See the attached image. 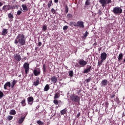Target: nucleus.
Wrapping results in <instances>:
<instances>
[{
	"label": "nucleus",
	"mask_w": 125,
	"mask_h": 125,
	"mask_svg": "<svg viewBox=\"0 0 125 125\" xmlns=\"http://www.w3.org/2000/svg\"><path fill=\"white\" fill-rule=\"evenodd\" d=\"M21 13H22V11L19 10L17 12V15H18L19 16V15H20Z\"/></svg>",
	"instance_id": "43"
},
{
	"label": "nucleus",
	"mask_w": 125,
	"mask_h": 125,
	"mask_svg": "<svg viewBox=\"0 0 125 125\" xmlns=\"http://www.w3.org/2000/svg\"><path fill=\"white\" fill-rule=\"evenodd\" d=\"M8 17L9 18V19H13V18H14L13 15H12L11 13H10L8 14Z\"/></svg>",
	"instance_id": "30"
},
{
	"label": "nucleus",
	"mask_w": 125,
	"mask_h": 125,
	"mask_svg": "<svg viewBox=\"0 0 125 125\" xmlns=\"http://www.w3.org/2000/svg\"><path fill=\"white\" fill-rule=\"evenodd\" d=\"M37 123L38 124V125H43V122L41 121V120L37 121Z\"/></svg>",
	"instance_id": "35"
},
{
	"label": "nucleus",
	"mask_w": 125,
	"mask_h": 125,
	"mask_svg": "<svg viewBox=\"0 0 125 125\" xmlns=\"http://www.w3.org/2000/svg\"><path fill=\"white\" fill-rule=\"evenodd\" d=\"M27 103L29 105H33L34 103V98L33 97L27 98Z\"/></svg>",
	"instance_id": "9"
},
{
	"label": "nucleus",
	"mask_w": 125,
	"mask_h": 125,
	"mask_svg": "<svg viewBox=\"0 0 125 125\" xmlns=\"http://www.w3.org/2000/svg\"><path fill=\"white\" fill-rule=\"evenodd\" d=\"M47 29V26H46V25H44L43 26V28H42L43 31H44V32H45V31H46Z\"/></svg>",
	"instance_id": "36"
},
{
	"label": "nucleus",
	"mask_w": 125,
	"mask_h": 125,
	"mask_svg": "<svg viewBox=\"0 0 125 125\" xmlns=\"http://www.w3.org/2000/svg\"><path fill=\"white\" fill-rule=\"evenodd\" d=\"M13 119V116H8V120L9 121H11V120H12Z\"/></svg>",
	"instance_id": "42"
},
{
	"label": "nucleus",
	"mask_w": 125,
	"mask_h": 125,
	"mask_svg": "<svg viewBox=\"0 0 125 125\" xmlns=\"http://www.w3.org/2000/svg\"><path fill=\"white\" fill-rule=\"evenodd\" d=\"M83 21H79L76 22L74 24V27H78L80 29L84 28V24Z\"/></svg>",
	"instance_id": "4"
},
{
	"label": "nucleus",
	"mask_w": 125,
	"mask_h": 125,
	"mask_svg": "<svg viewBox=\"0 0 125 125\" xmlns=\"http://www.w3.org/2000/svg\"><path fill=\"white\" fill-rule=\"evenodd\" d=\"M78 94H79V93H81V90H79L77 92Z\"/></svg>",
	"instance_id": "57"
},
{
	"label": "nucleus",
	"mask_w": 125,
	"mask_h": 125,
	"mask_svg": "<svg viewBox=\"0 0 125 125\" xmlns=\"http://www.w3.org/2000/svg\"><path fill=\"white\" fill-rule=\"evenodd\" d=\"M58 102H59V103H61V101H58Z\"/></svg>",
	"instance_id": "58"
},
{
	"label": "nucleus",
	"mask_w": 125,
	"mask_h": 125,
	"mask_svg": "<svg viewBox=\"0 0 125 125\" xmlns=\"http://www.w3.org/2000/svg\"><path fill=\"white\" fill-rule=\"evenodd\" d=\"M10 115H16V111L14 109H12L10 110Z\"/></svg>",
	"instance_id": "29"
},
{
	"label": "nucleus",
	"mask_w": 125,
	"mask_h": 125,
	"mask_svg": "<svg viewBox=\"0 0 125 125\" xmlns=\"http://www.w3.org/2000/svg\"><path fill=\"white\" fill-rule=\"evenodd\" d=\"M91 65H87V68L84 70L83 71V74H87V73H89L92 68Z\"/></svg>",
	"instance_id": "11"
},
{
	"label": "nucleus",
	"mask_w": 125,
	"mask_h": 125,
	"mask_svg": "<svg viewBox=\"0 0 125 125\" xmlns=\"http://www.w3.org/2000/svg\"><path fill=\"white\" fill-rule=\"evenodd\" d=\"M123 57H124V54L123 53L119 54L118 56V60H119V61H121V60L123 59Z\"/></svg>",
	"instance_id": "25"
},
{
	"label": "nucleus",
	"mask_w": 125,
	"mask_h": 125,
	"mask_svg": "<svg viewBox=\"0 0 125 125\" xmlns=\"http://www.w3.org/2000/svg\"><path fill=\"white\" fill-rule=\"evenodd\" d=\"M14 58L15 60L19 62V61H21V56L19 55V54H15L14 55Z\"/></svg>",
	"instance_id": "10"
},
{
	"label": "nucleus",
	"mask_w": 125,
	"mask_h": 125,
	"mask_svg": "<svg viewBox=\"0 0 125 125\" xmlns=\"http://www.w3.org/2000/svg\"><path fill=\"white\" fill-rule=\"evenodd\" d=\"M7 86H8V87H11V83L10 82H8L5 83L4 85V89H7Z\"/></svg>",
	"instance_id": "15"
},
{
	"label": "nucleus",
	"mask_w": 125,
	"mask_h": 125,
	"mask_svg": "<svg viewBox=\"0 0 125 125\" xmlns=\"http://www.w3.org/2000/svg\"><path fill=\"white\" fill-rule=\"evenodd\" d=\"M11 83L12 85H11V87L12 88H13V87H14V86L16 84V83H17V81L14 80L13 82H12Z\"/></svg>",
	"instance_id": "19"
},
{
	"label": "nucleus",
	"mask_w": 125,
	"mask_h": 125,
	"mask_svg": "<svg viewBox=\"0 0 125 125\" xmlns=\"http://www.w3.org/2000/svg\"><path fill=\"white\" fill-rule=\"evenodd\" d=\"M4 96V94L2 92H1V91H0V99L1 98H2Z\"/></svg>",
	"instance_id": "40"
},
{
	"label": "nucleus",
	"mask_w": 125,
	"mask_h": 125,
	"mask_svg": "<svg viewBox=\"0 0 125 125\" xmlns=\"http://www.w3.org/2000/svg\"><path fill=\"white\" fill-rule=\"evenodd\" d=\"M68 74L69 75L70 77H73V76H74V72H73V71H69L68 72Z\"/></svg>",
	"instance_id": "33"
},
{
	"label": "nucleus",
	"mask_w": 125,
	"mask_h": 125,
	"mask_svg": "<svg viewBox=\"0 0 125 125\" xmlns=\"http://www.w3.org/2000/svg\"><path fill=\"white\" fill-rule=\"evenodd\" d=\"M105 109H106L108 108V106H109V103H108V102H105Z\"/></svg>",
	"instance_id": "44"
},
{
	"label": "nucleus",
	"mask_w": 125,
	"mask_h": 125,
	"mask_svg": "<svg viewBox=\"0 0 125 125\" xmlns=\"http://www.w3.org/2000/svg\"><path fill=\"white\" fill-rule=\"evenodd\" d=\"M51 12H52L53 14H56V11H55L54 8L51 9Z\"/></svg>",
	"instance_id": "39"
},
{
	"label": "nucleus",
	"mask_w": 125,
	"mask_h": 125,
	"mask_svg": "<svg viewBox=\"0 0 125 125\" xmlns=\"http://www.w3.org/2000/svg\"><path fill=\"white\" fill-rule=\"evenodd\" d=\"M53 103L55 105H58L59 102H58V101L56 99H55L53 101Z\"/></svg>",
	"instance_id": "34"
},
{
	"label": "nucleus",
	"mask_w": 125,
	"mask_h": 125,
	"mask_svg": "<svg viewBox=\"0 0 125 125\" xmlns=\"http://www.w3.org/2000/svg\"><path fill=\"white\" fill-rule=\"evenodd\" d=\"M93 45L94 46H96V45H97V42H95L94 44H93Z\"/></svg>",
	"instance_id": "53"
},
{
	"label": "nucleus",
	"mask_w": 125,
	"mask_h": 125,
	"mask_svg": "<svg viewBox=\"0 0 125 125\" xmlns=\"http://www.w3.org/2000/svg\"><path fill=\"white\" fill-rule=\"evenodd\" d=\"M34 76V75H33V74H32V76Z\"/></svg>",
	"instance_id": "59"
},
{
	"label": "nucleus",
	"mask_w": 125,
	"mask_h": 125,
	"mask_svg": "<svg viewBox=\"0 0 125 125\" xmlns=\"http://www.w3.org/2000/svg\"><path fill=\"white\" fill-rule=\"evenodd\" d=\"M85 4L86 5H89L90 3H89V2L88 1V0H87L85 1Z\"/></svg>",
	"instance_id": "46"
},
{
	"label": "nucleus",
	"mask_w": 125,
	"mask_h": 125,
	"mask_svg": "<svg viewBox=\"0 0 125 125\" xmlns=\"http://www.w3.org/2000/svg\"><path fill=\"white\" fill-rule=\"evenodd\" d=\"M27 54H29V53H27Z\"/></svg>",
	"instance_id": "60"
},
{
	"label": "nucleus",
	"mask_w": 125,
	"mask_h": 125,
	"mask_svg": "<svg viewBox=\"0 0 125 125\" xmlns=\"http://www.w3.org/2000/svg\"><path fill=\"white\" fill-rule=\"evenodd\" d=\"M15 44H18V47H20L26 44V38L24 34H19L14 41Z\"/></svg>",
	"instance_id": "1"
},
{
	"label": "nucleus",
	"mask_w": 125,
	"mask_h": 125,
	"mask_svg": "<svg viewBox=\"0 0 125 125\" xmlns=\"http://www.w3.org/2000/svg\"><path fill=\"white\" fill-rule=\"evenodd\" d=\"M80 116H81V113H78L77 115V118H79V117H80Z\"/></svg>",
	"instance_id": "51"
},
{
	"label": "nucleus",
	"mask_w": 125,
	"mask_h": 125,
	"mask_svg": "<svg viewBox=\"0 0 125 125\" xmlns=\"http://www.w3.org/2000/svg\"><path fill=\"white\" fill-rule=\"evenodd\" d=\"M54 2L57 3L58 2V0H54Z\"/></svg>",
	"instance_id": "54"
},
{
	"label": "nucleus",
	"mask_w": 125,
	"mask_h": 125,
	"mask_svg": "<svg viewBox=\"0 0 125 125\" xmlns=\"http://www.w3.org/2000/svg\"><path fill=\"white\" fill-rule=\"evenodd\" d=\"M98 51H101V48H98Z\"/></svg>",
	"instance_id": "56"
},
{
	"label": "nucleus",
	"mask_w": 125,
	"mask_h": 125,
	"mask_svg": "<svg viewBox=\"0 0 125 125\" xmlns=\"http://www.w3.org/2000/svg\"><path fill=\"white\" fill-rule=\"evenodd\" d=\"M70 99L72 102L75 103L77 105H80V102L81 101V98L80 96L75 94H72L70 96Z\"/></svg>",
	"instance_id": "2"
},
{
	"label": "nucleus",
	"mask_w": 125,
	"mask_h": 125,
	"mask_svg": "<svg viewBox=\"0 0 125 125\" xmlns=\"http://www.w3.org/2000/svg\"><path fill=\"white\" fill-rule=\"evenodd\" d=\"M21 104L22 107L26 106V99H24L23 100H22L21 102Z\"/></svg>",
	"instance_id": "28"
},
{
	"label": "nucleus",
	"mask_w": 125,
	"mask_h": 125,
	"mask_svg": "<svg viewBox=\"0 0 125 125\" xmlns=\"http://www.w3.org/2000/svg\"><path fill=\"white\" fill-rule=\"evenodd\" d=\"M114 97H115V93H113L112 95L111 94V95H110V98H111V99H113V98H114Z\"/></svg>",
	"instance_id": "45"
},
{
	"label": "nucleus",
	"mask_w": 125,
	"mask_h": 125,
	"mask_svg": "<svg viewBox=\"0 0 125 125\" xmlns=\"http://www.w3.org/2000/svg\"><path fill=\"white\" fill-rule=\"evenodd\" d=\"M101 84H102V86H106V85L108 84V80H107V79L102 80Z\"/></svg>",
	"instance_id": "14"
},
{
	"label": "nucleus",
	"mask_w": 125,
	"mask_h": 125,
	"mask_svg": "<svg viewBox=\"0 0 125 125\" xmlns=\"http://www.w3.org/2000/svg\"><path fill=\"white\" fill-rule=\"evenodd\" d=\"M61 115H65V114H67V108H64L60 112Z\"/></svg>",
	"instance_id": "20"
},
{
	"label": "nucleus",
	"mask_w": 125,
	"mask_h": 125,
	"mask_svg": "<svg viewBox=\"0 0 125 125\" xmlns=\"http://www.w3.org/2000/svg\"><path fill=\"white\" fill-rule=\"evenodd\" d=\"M99 2L102 4L103 7H105L107 4H109L107 3V0H99Z\"/></svg>",
	"instance_id": "8"
},
{
	"label": "nucleus",
	"mask_w": 125,
	"mask_h": 125,
	"mask_svg": "<svg viewBox=\"0 0 125 125\" xmlns=\"http://www.w3.org/2000/svg\"><path fill=\"white\" fill-rule=\"evenodd\" d=\"M67 29H68V26L65 25L63 26V30H67Z\"/></svg>",
	"instance_id": "47"
},
{
	"label": "nucleus",
	"mask_w": 125,
	"mask_h": 125,
	"mask_svg": "<svg viewBox=\"0 0 125 125\" xmlns=\"http://www.w3.org/2000/svg\"><path fill=\"white\" fill-rule=\"evenodd\" d=\"M60 97V94L58 92L55 94L54 99H58Z\"/></svg>",
	"instance_id": "26"
},
{
	"label": "nucleus",
	"mask_w": 125,
	"mask_h": 125,
	"mask_svg": "<svg viewBox=\"0 0 125 125\" xmlns=\"http://www.w3.org/2000/svg\"><path fill=\"white\" fill-rule=\"evenodd\" d=\"M2 5H3V3H2V2L0 1V6H2Z\"/></svg>",
	"instance_id": "52"
},
{
	"label": "nucleus",
	"mask_w": 125,
	"mask_h": 125,
	"mask_svg": "<svg viewBox=\"0 0 125 125\" xmlns=\"http://www.w3.org/2000/svg\"><path fill=\"white\" fill-rule=\"evenodd\" d=\"M48 8H50V7L52 6V5H53V4L52 3V0H50L48 3Z\"/></svg>",
	"instance_id": "27"
},
{
	"label": "nucleus",
	"mask_w": 125,
	"mask_h": 125,
	"mask_svg": "<svg viewBox=\"0 0 125 125\" xmlns=\"http://www.w3.org/2000/svg\"><path fill=\"white\" fill-rule=\"evenodd\" d=\"M34 84L35 86H38V84H40V78H38L36 81L34 82Z\"/></svg>",
	"instance_id": "22"
},
{
	"label": "nucleus",
	"mask_w": 125,
	"mask_h": 125,
	"mask_svg": "<svg viewBox=\"0 0 125 125\" xmlns=\"http://www.w3.org/2000/svg\"><path fill=\"white\" fill-rule=\"evenodd\" d=\"M90 81H91V78H89L87 79H86L85 80V82L86 83H89L90 82Z\"/></svg>",
	"instance_id": "38"
},
{
	"label": "nucleus",
	"mask_w": 125,
	"mask_h": 125,
	"mask_svg": "<svg viewBox=\"0 0 125 125\" xmlns=\"http://www.w3.org/2000/svg\"><path fill=\"white\" fill-rule=\"evenodd\" d=\"M38 49H39V47H35V50H38Z\"/></svg>",
	"instance_id": "55"
},
{
	"label": "nucleus",
	"mask_w": 125,
	"mask_h": 125,
	"mask_svg": "<svg viewBox=\"0 0 125 125\" xmlns=\"http://www.w3.org/2000/svg\"><path fill=\"white\" fill-rule=\"evenodd\" d=\"M42 44V42H38V46H41Z\"/></svg>",
	"instance_id": "48"
},
{
	"label": "nucleus",
	"mask_w": 125,
	"mask_h": 125,
	"mask_svg": "<svg viewBox=\"0 0 125 125\" xmlns=\"http://www.w3.org/2000/svg\"><path fill=\"white\" fill-rule=\"evenodd\" d=\"M107 3H111L112 2L111 0H106Z\"/></svg>",
	"instance_id": "50"
},
{
	"label": "nucleus",
	"mask_w": 125,
	"mask_h": 125,
	"mask_svg": "<svg viewBox=\"0 0 125 125\" xmlns=\"http://www.w3.org/2000/svg\"><path fill=\"white\" fill-rule=\"evenodd\" d=\"M79 63L81 67H84V66L87 64V62L83 60H80Z\"/></svg>",
	"instance_id": "12"
},
{
	"label": "nucleus",
	"mask_w": 125,
	"mask_h": 125,
	"mask_svg": "<svg viewBox=\"0 0 125 125\" xmlns=\"http://www.w3.org/2000/svg\"><path fill=\"white\" fill-rule=\"evenodd\" d=\"M51 81L53 83H57V78L55 76H53L51 78Z\"/></svg>",
	"instance_id": "17"
},
{
	"label": "nucleus",
	"mask_w": 125,
	"mask_h": 125,
	"mask_svg": "<svg viewBox=\"0 0 125 125\" xmlns=\"http://www.w3.org/2000/svg\"><path fill=\"white\" fill-rule=\"evenodd\" d=\"M76 21H70L69 22V25L71 26V27H73V26H75V24H76Z\"/></svg>",
	"instance_id": "32"
},
{
	"label": "nucleus",
	"mask_w": 125,
	"mask_h": 125,
	"mask_svg": "<svg viewBox=\"0 0 125 125\" xmlns=\"http://www.w3.org/2000/svg\"><path fill=\"white\" fill-rule=\"evenodd\" d=\"M22 7L23 8V10L25 12L28 11V7L26 5V4H22Z\"/></svg>",
	"instance_id": "23"
},
{
	"label": "nucleus",
	"mask_w": 125,
	"mask_h": 125,
	"mask_svg": "<svg viewBox=\"0 0 125 125\" xmlns=\"http://www.w3.org/2000/svg\"><path fill=\"white\" fill-rule=\"evenodd\" d=\"M43 66L42 68L43 71V74H45L46 73V65L45 63H42Z\"/></svg>",
	"instance_id": "18"
},
{
	"label": "nucleus",
	"mask_w": 125,
	"mask_h": 125,
	"mask_svg": "<svg viewBox=\"0 0 125 125\" xmlns=\"http://www.w3.org/2000/svg\"><path fill=\"white\" fill-rule=\"evenodd\" d=\"M112 12H113L114 14L120 15V14H122V13H123V9L118 6L115 7L113 8Z\"/></svg>",
	"instance_id": "3"
},
{
	"label": "nucleus",
	"mask_w": 125,
	"mask_h": 125,
	"mask_svg": "<svg viewBox=\"0 0 125 125\" xmlns=\"http://www.w3.org/2000/svg\"><path fill=\"white\" fill-rule=\"evenodd\" d=\"M67 18L69 19L73 18V15L71 14H68L67 15Z\"/></svg>",
	"instance_id": "37"
},
{
	"label": "nucleus",
	"mask_w": 125,
	"mask_h": 125,
	"mask_svg": "<svg viewBox=\"0 0 125 125\" xmlns=\"http://www.w3.org/2000/svg\"><path fill=\"white\" fill-rule=\"evenodd\" d=\"M107 59V54L105 52L102 53L101 54V62H103Z\"/></svg>",
	"instance_id": "7"
},
{
	"label": "nucleus",
	"mask_w": 125,
	"mask_h": 125,
	"mask_svg": "<svg viewBox=\"0 0 125 125\" xmlns=\"http://www.w3.org/2000/svg\"><path fill=\"white\" fill-rule=\"evenodd\" d=\"M88 34H89L87 31H86L85 34H83V38H86V37L88 35Z\"/></svg>",
	"instance_id": "41"
},
{
	"label": "nucleus",
	"mask_w": 125,
	"mask_h": 125,
	"mask_svg": "<svg viewBox=\"0 0 125 125\" xmlns=\"http://www.w3.org/2000/svg\"><path fill=\"white\" fill-rule=\"evenodd\" d=\"M7 34V29H4L2 31L1 35L2 36H5Z\"/></svg>",
	"instance_id": "24"
},
{
	"label": "nucleus",
	"mask_w": 125,
	"mask_h": 125,
	"mask_svg": "<svg viewBox=\"0 0 125 125\" xmlns=\"http://www.w3.org/2000/svg\"><path fill=\"white\" fill-rule=\"evenodd\" d=\"M33 74L35 77H37L38 76H39V75H41V70H37L36 69H35L33 71Z\"/></svg>",
	"instance_id": "16"
},
{
	"label": "nucleus",
	"mask_w": 125,
	"mask_h": 125,
	"mask_svg": "<svg viewBox=\"0 0 125 125\" xmlns=\"http://www.w3.org/2000/svg\"><path fill=\"white\" fill-rule=\"evenodd\" d=\"M10 9H11V7L9 5H4L2 7V10L4 11H7V10H10Z\"/></svg>",
	"instance_id": "13"
},
{
	"label": "nucleus",
	"mask_w": 125,
	"mask_h": 125,
	"mask_svg": "<svg viewBox=\"0 0 125 125\" xmlns=\"http://www.w3.org/2000/svg\"><path fill=\"white\" fill-rule=\"evenodd\" d=\"M28 115L27 113H26L23 115L21 116V118L19 119L18 123L20 124V125H21V124H22L24 121L25 120V119L26 118V116Z\"/></svg>",
	"instance_id": "6"
},
{
	"label": "nucleus",
	"mask_w": 125,
	"mask_h": 125,
	"mask_svg": "<svg viewBox=\"0 0 125 125\" xmlns=\"http://www.w3.org/2000/svg\"><path fill=\"white\" fill-rule=\"evenodd\" d=\"M49 88H50L49 85L48 84H46L44 88V91H48V90H49Z\"/></svg>",
	"instance_id": "21"
},
{
	"label": "nucleus",
	"mask_w": 125,
	"mask_h": 125,
	"mask_svg": "<svg viewBox=\"0 0 125 125\" xmlns=\"http://www.w3.org/2000/svg\"><path fill=\"white\" fill-rule=\"evenodd\" d=\"M102 63H103V62H101H101H98V66H101V65H102Z\"/></svg>",
	"instance_id": "49"
},
{
	"label": "nucleus",
	"mask_w": 125,
	"mask_h": 125,
	"mask_svg": "<svg viewBox=\"0 0 125 125\" xmlns=\"http://www.w3.org/2000/svg\"><path fill=\"white\" fill-rule=\"evenodd\" d=\"M23 68L25 70L26 75L28 74V72L30 71V64L28 62H25L23 64Z\"/></svg>",
	"instance_id": "5"
},
{
	"label": "nucleus",
	"mask_w": 125,
	"mask_h": 125,
	"mask_svg": "<svg viewBox=\"0 0 125 125\" xmlns=\"http://www.w3.org/2000/svg\"><path fill=\"white\" fill-rule=\"evenodd\" d=\"M68 12H69V7H68L66 5L65 7L64 12L66 14H67V13H68Z\"/></svg>",
	"instance_id": "31"
}]
</instances>
